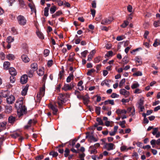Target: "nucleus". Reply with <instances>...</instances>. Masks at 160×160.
Returning a JSON list of instances; mask_svg holds the SVG:
<instances>
[{"instance_id":"42","label":"nucleus","mask_w":160,"mask_h":160,"mask_svg":"<svg viewBox=\"0 0 160 160\" xmlns=\"http://www.w3.org/2000/svg\"><path fill=\"white\" fill-rule=\"evenodd\" d=\"M36 123V122L34 120L30 119L28 122V124L31 126L32 125Z\"/></svg>"},{"instance_id":"57","label":"nucleus","mask_w":160,"mask_h":160,"mask_svg":"<svg viewBox=\"0 0 160 160\" xmlns=\"http://www.w3.org/2000/svg\"><path fill=\"white\" fill-rule=\"evenodd\" d=\"M43 158L44 156L43 155H41L37 156L36 157V160H41Z\"/></svg>"},{"instance_id":"2","label":"nucleus","mask_w":160,"mask_h":160,"mask_svg":"<svg viewBox=\"0 0 160 160\" xmlns=\"http://www.w3.org/2000/svg\"><path fill=\"white\" fill-rule=\"evenodd\" d=\"M69 95L67 93H60L58 97V103L59 107H62V105L66 101V98H68Z\"/></svg>"},{"instance_id":"43","label":"nucleus","mask_w":160,"mask_h":160,"mask_svg":"<svg viewBox=\"0 0 160 160\" xmlns=\"http://www.w3.org/2000/svg\"><path fill=\"white\" fill-rule=\"evenodd\" d=\"M156 140L155 139H152L150 141V143L152 145V147L154 148L156 144Z\"/></svg>"},{"instance_id":"6","label":"nucleus","mask_w":160,"mask_h":160,"mask_svg":"<svg viewBox=\"0 0 160 160\" xmlns=\"http://www.w3.org/2000/svg\"><path fill=\"white\" fill-rule=\"evenodd\" d=\"M113 20V18L112 17H108L102 19L101 21V23L103 25L110 24Z\"/></svg>"},{"instance_id":"24","label":"nucleus","mask_w":160,"mask_h":160,"mask_svg":"<svg viewBox=\"0 0 160 160\" xmlns=\"http://www.w3.org/2000/svg\"><path fill=\"white\" fill-rule=\"evenodd\" d=\"M135 60L136 63H137L138 65H140L142 63V58H139L138 57H136L135 58Z\"/></svg>"},{"instance_id":"4","label":"nucleus","mask_w":160,"mask_h":160,"mask_svg":"<svg viewBox=\"0 0 160 160\" xmlns=\"http://www.w3.org/2000/svg\"><path fill=\"white\" fill-rule=\"evenodd\" d=\"M17 19L19 24L21 26H24L27 22V20L26 18L23 16L19 15L18 16Z\"/></svg>"},{"instance_id":"26","label":"nucleus","mask_w":160,"mask_h":160,"mask_svg":"<svg viewBox=\"0 0 160 160\" xmlns=\"http://www.w3.org/2000/svg\"><path fill=\"white\" fill-rule=\"evenodd\" d=\"M28 87L27 86L25 87L22 89L21 92V95L22 96H25L27 94V91L28 90Z\"/></svg>"},{"instance_id":"22","label":"nucleus","mask_w":160,"mask_h":160,"mask_svg":"<svg viewBox=\"0 0 160 160\" xmlns=\"http://www.w3.org/2000/svg\"><path fill=\"white\" fill-rule=\"evenodd\" d=\"M10 65V63L8 62H5L3 63V68L5 70H8L9 68Z\"/></svg>"},{"instance_id":"45","label":"nucleus","mask_w":160,"mask_h":160,"mask_svg":"<svg viewBox=\"0 0 160 160\" xmlns=\"http://www.w3.org/2000/svg\"><path fill=\"white\" fill-rule=\"evenodd\" d=\"M139 86V84L138 83H134L131 86V88L132 89L137 88Z\"/></svg>"},{"instance_id":"60","label":"nucleus","mask_w":160,"mask_h":160,"mask_svg":"<svg viewBox=\"0 0 160 160\" xmlns=\"http://www.w3.org/2000/svg\"><path fill=\"white\" fill-rule=\"evenodd\" d=\"M142 75V72L140 71H138L135 73H134L133 74V76H141Z\"/></svg>"},{"instance_id":"41","label":"nucleus","mask_w":160,"mask_h":160,"mask_svg":"<svg viewBox=\"0 0 160 160\" xmlns=\"http://www.w3.org/2000/svg\"><path fill=\"white\" fill-rule=\"evenodd\" d=\"M97 121L98 122L99 125H103V123L102 119L99 118H96Z\"/></svg>"},{"instance_id":"23","label":"nucleus","mask_w":160,"mask_h":160,"mask_svg":"<svg viewBox=\"0 0 160 160\" xmlns=\"http://www.w3.org/2000/svg\"><path fill=\"white\" fill-rule=\"evenodd\" d=\"M16 118L15 117H13L12 116H11L9 117L8 118V121L9 123H13L15 121Z\"/></svg>"},{"instance_id":"21","label":"nucleus","mask_w":160,"mask_h":160,"mask_svg":"<svg viewBox=\"0 0 160 160\" xmlns=\"http://www.w3.org/2000/svg\"><path fill=\"white\" fill-rule=\"evenodd\" d=\"M20 134H21L20 132H19V133L15 132V133H14V134L11 135V136L13 138H17L20 137L19 139H22V137L20 136Z\"/></svg>"},{"instance_id":"61","label":"nucleus","mask_w":160,"mask_h":160,"mask_svg":"<svg viewBox=\"0 0 160 160\" xmlns=\"http://www.w3.org/2000/svg\"><path fill=\"white\" fill-rule=\"evenodd\" d=\"M88 52V51L86 50H85L83 52H82L81 53L82 56L84 58L86 57V55H87Z\"/></svg>"},{"instance_id":"12","label":"nucleus","mask_w":160,"mask_h":160,"mask_svg":"<svg viewBox=\"0 0 160 160\" xmlns=\"http://www.w3.org/2000/svg\"><path fill=\"white\" fill-rule=\"evenodd\" d=\"M28 76L26 74H24L20 78V82L22 84L27 83L28 81Z\"/></svg>"},{"instance_id":"33","label":"nucleus","mask_w":160,"mask_h":160,"mask_svg":"<svg viewBox=\"0 0 160 160\" xmlns=\"http://www.w3.org/2000/svg\"><path fill=\"white\" fill-rule=\"evenodd\" d=\"M159 45H160V40L158 39H156L153 44V46L156 47Z\"/></svg>"},{"instance_id":"18","label":"nucleus","mask_w":160,"mask_h":160,"mask_svg":"<svg viewBox=\"0 0 160 160\" xmlns=\"http://www.w3.org/2000/svg\"><path fill=\"white\" fill-rule=\"evenodd\" d=\"M49 107L53 111V114L54 115H56L57 114V112L58 111V110L57 108L56 107L52 104L49 105Z\"/></svg>"},{"instance_id":"1","label":"nucleus","mask_w":160,"mask_h":160,"mask_svg":"<svg viewBox=\"0 0 160 160\" xmlns=\"http://www.w3.org/2000/svg\"><path fill=\"white\" fill-rule=\"evenodd\" d=\"M23 99L20 98L17 100L15 104V107L17 110V114L19 117L23 115L26 112V109L23 105Z\"/></svg>"},{"instance_id":"58","label":"nucleus","mask_w":160,"mask_h":160,"mask_svg":"<svg viewBox=\"0 0 160 160\" xmlns=\"http://www.w3.org/2000/svg\"><path fill=\"white\" fill-rule=\"evenodd\" d=\"M127 10L129 12H132V7L131 5H128L127 7Z\"/></svg>"},{"instance_id":"28","label":"nucleus","mask_w":160,"mask_h":160,"mask_svg":"<svg viewBox=\"0 0 160 160\" xmlns=\"http://www.w3.org/2000/svg\"><path fill=\"white\" fill-rule=\"evenodd\" d=\"M105 105H107L108 103L111 104L113 105L114 104V101L113 100H108L105 101L104 102Z\"/></svg>"},{"instance_id":"32","label":"nucleus","mask_w":160,"mask_h":160,"mask_svg":"<svg viewBox=\"0 0 160 160\" xmlns=\"http://www.w3.org/2000/svg\"><path fill=\"white\" fill-rule=\"evenodd\" d=\"M30 3L28 4V6L30 8L32 11L35 12V7L33 3Z\"/></svg>"},{"instance_id":"38","label":"nucleus","mask_w":160,"mask_h":160,"mask_svg":"<svg viewBox=\"0 0 160 160\" xmlns=\"http://www.w3.org/2000/svg\"><path fill=\"white\" fill-rule=\"evenodd\" d=\"M129 24V22L127 21H124L123 23L121 25V27L123 28H126Z\"/></svg>"},{"instance_id":"29","label":"nucleus","mask_w":160,"mask_h":160,"mask_svg":"<svg viewBox=\"0 0 160 160\" xmlns=\"http://www.w3.org/2000/svg\"><path fill=\"white\" fill-rule=\"evenodd\" d=\"M31 67L33 70L35 71L38 69V65L36 63H33L31 65Z\"/></svg>"},{"instance_id":"47","label":"nucleus","mask_w":160,"mask_h":160,"mask_svg":"<svg viewBox=\"0 0 160 160\" xmlns=\"http://www.w3.org/2000/svg\"><path fill=\"white\" fill-rule=\"evenodd\" d=\"M160 23V20L155 21L153 23V25L155 27H157L159 26Z\"/></svg>"},{"instance_id":"63","label":"nucleus","mask_w":160,"mask_h":160,"mask_svg":"<svg viewBox=\"0 0 160 160\" xmlns=\"http://www.w3.org/2000/svg\"><path fill=\"white\" fill-rule=\"evenodd\" d=\"M111 97L112 98H118L119 97V95L117 94L116 93H112L111 96Z\"/></svg>"},{"instance_id":"46","label":"nucleus","mask_w":160,"mask_h":160,"mask_svg":"<svg viewBox=\"0 0 160 160\" xmlns=\"http://www.w3.org/2000/svg\"><path fill=\"white\" fill-rule=\"evenodd\" d=\"M101 108L99 107H96L95 108V111L98 115H99L100 113Z\"/></svg>"},{"instance_id":"39","label":"nucleus","mask_w":160,"mask_h":160,"mask_svg":"<svg viewBox=\"0 0 160 160\" xmlns=\"http://www.w3.org/2000/svg\"><path fill=\"white\" fill-rule=\"evenodd\" d=\"M56 8L55 6H52L50 8V13L51 14L53 13L56 11Z\"/></svg>"},{"instance_id":"56","label":"nucleus","mask_w":160,"mask_h":160,"mask_svg":"<svg viewBox=\"0 0 160 160\" xmlns=\"http://www.w3.org/2000/svg\"><path fill=\"white\" fill-rule=\"evenodd\" d=\"M83 102L85 104H88V102L89 101L88 98V97H84L83 98Z\"/></svg>"},{"instance_id":"59","label":"nucleus","mask_w":160,"mask_h":160,"mask_svg":"<svg viewBox=\"0 0 160 160\" xmlns=\"http://www.w3.org/2000/svg\"><path fill=\"white\" fill-rule=\"evenodd\" d=\"M101 60V57H98L95 58L94 60V62L95 63H98Z\"/></svg>"},{"instance_id":"49","label":"nucleus","mask_w":160,"mask_h":160,"mask_svg":"<svg viewBox=\"0 0 160 160\" xmlns=\"http://www.w3.org/2000/svg\"><path fill=\"white\" fill-rule=\"evenodd\" d=\"M49 155H52L53 157H56L58 156V154L57 152H50Z\"/></svg>"},{"instance_id":"36","label":"nucleus","mask_w":160,"mask_h":160,"mask_svg":"<svg viewBox=\"0 0 160 160\" xmlns=\"http://www.w3.org/2000/svg\"><path fill=\"white\" fill-rule=\"evenodd\" d=\"M89 139L90 140V142H95L97 141V139L95 138L92 136H88Z\"/></svg>"},{"instance_id":"62","label":"nucleus","mask_w":160,"mask_h":160,"mask_svg":"<svg viewBox=\"0 0 160 160\" xmlns=\"http://www.w3.org/2000/svg\"><path fill=\"white\" fill-rule=\"evenodd\" d=\"M91 4L92 8H96V3L95 0L92 1Z\"/></svg>"},{"instance_id":"51","label":"nucleus","mask_w":160,"mask_h":160,"mask_svg":"<svg viewBox=\"0 0 160 160\" xmlns=\"http://www.w3.org/2000/svg\"><path fill=\"white\" fill-rule=\"evenodd\" d=\"M129 60L127 57H125L122 59V62L124 64H126L128 62Z\"/></svg>"},{"instance_id":"30","label":"nucleus","mask_w":160,"mask_h":160,"mask_svg":"<svg viewBox=\"0 0 160 160\" xmlns=\"http://www.w3.org/2000/svg\"><path fill=\"white\" fill-rule=\"evenodd\" d=\"M44 69L43 68L39 69L38 71L37 72L39 76L43 75L44 74Z\"/></svg>"},{"instance_id":"7","label":"nucleus","mask_w":160,"mask_h":160,"mask_svg":"<svg viewBox=\"0 0 160 160\" xmlns=\"http://www.w3.org/2000/svg\"><path fill=\"white\" fill-rule=\"evenodd\" d=\"M115 146L112 143H106L104 144V148L108 151H110L114 149Z\"/></svg>"},{"instance_id":"37","label":"nucleus","mask_w":160,"mask_h":160,"mask_svg":"<svg viewBox=\"0 0 160 160\" xmlns=\"http://www.w3.org/2000/svg\"><path fill=\"white\" fill-rule=\"evenodd\" d=\"M126 80L125 78L122 79L119 82V86L120 88H121L125 83Z\"/></svg>"},{"instance_id":"52","label":"nucleus","mask_w":160,"mask_h":160,"mask_svg":"<svg viewBox=\"0 0 160 160\" xmlns=\"http://www.w3.org/2000/svg\"><path fill=\"white\" fill-rule=\"evenodd\" d=\"M95 71V70L94 69L92 68L88 72L87 74L88 75L91 76L92 74Z\"/></svg>"},{"instance_id":"34","label":"nucleus","mask_w":160,"mask_h":160,"mask_svg":"<svg viewBox=\"0 0 160 160\" xmlns=\"http://www.w3.org/2000/svg\"><path fill=\"white\" fill-rule=\"evenodd\" d=\"M101 84L102 86H103L105 85L108 87H110V85L108 83V81L107 80H105L102 81Z\"/></svg>"},{"instance_id":"13","label":"nucleus","mask_w":160,"mask_h":160,"mask_svg":"<svg viewBox=\"0 0 160 160\" xmlns=\"http://www.w3.org/2000/svg\"><path fill=\"white\" fill-rule=\"evenodd\" d=\"M13 108L10 105H7L5 107V112L8 114L11 113L12 111Z\"/></svg>"},{"instance_id":"17","label":"nucleus","mask_w":160,"mask_h":160,"mask_svg":"<svg viewBox=\"0 0 160 160\" xmlns=\"http://www.w3.org/2000/svg\"><path fill=\"white\" fill-rule=\"evenodd\" d=\"M116 112L118 116H119L120 114H122V115L126 114L127 113V111L125 109H118L116 110Z\"/></svg>"},{"instance_id":"25","label":"nucleus","mask_w":160,"mask_h":160,"mask_svg":"<svg viewBox=\"0 0 160 160\" xmlns=\"http://www.w3.org/2000/svg\"><path fill=\"white\" fill-rule=\"evenodd\" d=\"M83 82L82 81H80L78 82V89L80 90H82L84 89V87L82 86Z\"/></svg>"},{"instance_id":"16","label":"nucleus","mask_w":160,"mask_h":160,"mask_svg":"<svg viewBox=\"0 0 160 160\" xmlns=\"http://www.w3.org/2000/svg\"><path fill=\"white\" fill-rule=\"evenodd\" d=\"M9 71L10 74L12 76H15L17 75V72L15 69L13 68H10L9 69Z\"/></svg>"},{"instance_id":"15","label":"nucleus","mask_w":160,"mask_h":160,"mask_svg":"<svg viewBox=\"0 0 160 160\" xmlns=\"http://www.w3.org/2000/svg\"><path fill=\"white\" fill-rule=\"evenodd\" d=\"M89 151L91 154H96L98 152L97 149L95 148H94L92 146L89 147Z\"/></svg>"},{"instance_id":"11","label":"nucleus","mask_w":160,"mask_h":160,"mask_svg":"<svg viewBox=\"0 0 160 160\" xmlns=\"http://www.w3.org/2000/svg\"><path fill=\"white\" fill-rule=\"evenodd\" d=\"M120 93L121 94L123 95L125 98L128 97L130 95L129 92L123 88L120 90Z\"/></svg>"},{"instance_id":"64","label":"nucleus","mask_w":160,"mask_h":160,"mask_svg":"<svg viewBox=\"0 0 160 160\" xmlns=\"http://www.w3.org/2000/svg\"><path fill=\"white\" fill-rule=\"evenodd\" d=\"M53 64V61L52 60H49L47 63V65L48 67H50L52 66Z\"/></svg>"},{"instance_id":"54","label":"nucleus","mask_w":160,"mask_h":160,"mask_svg":"<svg viewBox=\"0 0 160 160\" xmlns=\"http://www.w3.org/2000/svg\"><path fill=\"white\" fill-rule=\"evenodd\" d=\"M2 97L4 98L6 97L8 95V93L6 91H4L1 93Z\"/></svg>"},{"instance_id":"55","label":"nucleus","mask_w":160,"mask_h":160,"mask_svg":"<svg viewBox=\"0 0 160 160\" xmlns=\"http://www.w3.org/2000/svg\"><path fill=\"white\" fill-rule=\"evenodd\" d=\"M5 87L7 89L11 88L12 87V85L9 83H7L5 84Z\"/></svg>"},{"instance_id":"8","label":"nucleus","mask_w":160,"mask_h":160,"mask_svg":"<svg viewBox=\"0 0 160 160\" xmlns=\"http://www.w3.org/2000/svg\"><path fill=\"white\" fill-rule=\"evenodd\" d=\"M143 103L144 100L143 98H140L138 103V108L140 109V112H143L145 109L144 106H143Z\"/></svg>"},{"instance_id":"10","label":"nucleus","mask_w":160,"mask_h":160,"mask_svg":"<svg viewBox=\"0 0 160 160\" xmlns=\"http://www.w3.org/2000/svg\"><path fill=\"white\" fill-rule=\"evenodd\" d=\"M152 133L153 135H155L156 138H158L160 137V132L158 131V128H153Z\"/></svg>"},{"instance_id":"44","label":"nucleus","mask_w":160,"mask_h":160,"mask_svg":"<svg viewBox=\"0 0 160 160\" xmlns=\"http://www.w3.org/2000/svg\"><path fill=\"white\" fill-rule=\"evenodd\" d=\"M48 10L49 8H45L44 9V15L46 16L47 17L48 15Z\"/></svg>"},{"instance_id":"14","label":"nucleus","mask_w":160,"mask_h":160,"mask_svg":"<svg viewBox=\"0 0 160 160\" xmlns=\"http://www.w3.org/2000/svg\"><path fill=\"white\" fill-rule=\"evenodd\" d=\"M21 58L22 61L25 63H28L30 61V59L28 56L24 54L22 55Z\"/></svg>"},{"instance_id":"3","label":"nucleus","mask_w":160,"mask_h":160,"mask_svg":"<svg viewBox=\"0 0 160 160\" xmlns=\"http://www.w3.org/2000/svg\"><path fill=\"white\" fill-rule=\"evenodd\" d=\"M45 85L40 88L39 92L37 93L36 98L37 99V102H40L42 98L43 97L45 94Z\"/></svg>"},{"instance_id":"50","label":"nucleus","mask_w":160,"mask_h":160,"mask_svg":"<svg viewBox=\"0 0 160 160\" xmlns=\"http://www.w3.org/2000/svg\"><path fill=\"white\" fill-rule=\"evenodd\" d=\"M49 51L48 49H45L44 51L43 55L45 57H47L49 54Z\"/></svg>"},{"instance_id":"27","label":"nucleus","mask_w":160,"mask_h":160,"mask_svg":"<svg viewBox=\"0 0 160 160\" xmlns=\"http://www.w3.org/2000/svg\"><path fill=\"white\" fill-rule=\"evenodd\" d=\"M22 48L24 53L25 54L28 53V45L26 44H24Z\"/></svg>"},{"instance_id":"48","label":"nucleus","mask_w":160,"mask_h":160,"mask_svg":"<svg viewBox=\"0 0 160 160\" xmlns=\"http://www.w3.org/2000/svg\"><path fill=\"white\" fill-rule=\"evenodd\" d=\"M70 152V151L69 149L68 148H66V149L64 151V156L65 157H67L68 156L69 153Z\"/></svg>"},{"instance_id":"31","label":"nucleus","mask_w":160,"mask_h":160,"mask_svg":"<svg viewBox=\"0 0 160 160\" xmlns=\"http://www.w3.org/2000/svg\"><path fill=\"white\" fill-rule=\"evenodd\" d=\"M34 71L30 70L27 72L28 76L29 78H32L33 77Z\"/></svg>"},{"instance_id":"20","label":"nucleus","mask_w":160,"mask_h":160,"mask_svg":"<svg viewBox=\"0 0 160 160\" xmlns=\"http://www.w3.org/2000/svg\"><path fill=\"white\" fill-rule=\"evenodd\" d=\"M74 76L72 74L70 73L69 76L67 77L66 79V81L67 82H70L71 80L74 79Z\"/></svg>"},{"instance_id":"5","label":"nucleus","mask_w":160,"mask_h":160,"mask_svg":"<svg viewBox=\"0 0 160 160\" xmlns=\"http://www.w3.org/2000/svg\"><path fill=\"white\" fill-rule=\"evenodd\" d=\"M75 85V83L72 82L70 84H65L62 89L65 91L70 90H71Z\"/></svg>"},{"instance_id":"9","label":"nucleus","mask_w":160,"mask_h":160,"mask_svg":"<svg viewBox=\"0 0 160 160\" xmlns=\"http://www.w3.org/2000/svg\"><path fill=\"white\" fill-rule=\"evenodd\" d=\"M15 99V98L14 96L10 95L7 97L6 99V101L8 103L12 104L13 103Z\"/></svg>"},{"instance_id":"19","label":"nucleus","mask_w":160,"mask_h":160,"mask_svg":"<svg viewBox=\"0 0 160 160\" xmlns=\"http://www.w3.org/2000/svg\"><path fill=\"white\" fill-rule=\"evenodd\" d=\"M6 57L8 59L10 60H13L15 58V56L12 54H9L7 55Z\"/></svg>"},{"instance_id":"40","label":"nucleus","mask_w":160,"mask_h":160,"mask_svg":"<svg viewBox=\"0 0 160 160\" xmlns=\"http://www.w3.org/2000/svg\"><path fill=\"white\" fill-rule=\"evenodd\" d=\"M126 123V122L125 120H123L122 122H120L119 124L121 126L122 128H124L126 127L125 124Z\"/></svg>"},{"instance_id":"35","label":"nucleus","mask_w":160,"mask_h":160,"mask_svg":"<svg viewBox=\"0 0 160 160\" xmlns=\"http://www.w3.org/2000/svg\"><path fill=\"white\" fill-rule=\"evenodd\" d=\"M14 38L11 36H9L7 38V42L8 43H11L14 41Z\"/></svg>"},{"instance_id":"53","label":"nucleus","mask_w":160,"mask_h":160,"mask_svg":"<svg viewBox=\"0 0 160 160\" xmlns=\"http://www.w3.org/2000/svg\"><path fill=\"white\" fill-rule=\"evenodd\" d=\"M90 11L91 12V14L92 15L93 17L94 18L95 16L96 13V10L95 9L91 8Z\"/></svg>"}]
</instances>
